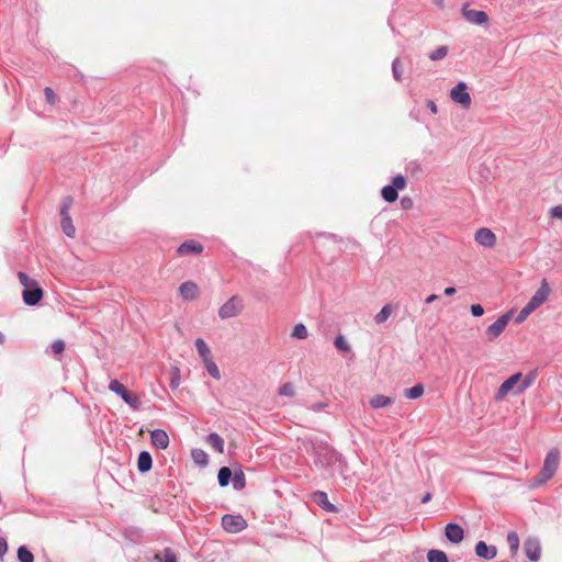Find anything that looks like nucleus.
Masks as SVG:
<instances>
[{
    "label": "nucleus",
    "instance_id": "nucleus-1",
    "mask_svg": "<svg viewBox=\"0 0 562 562\" xmlns=\"http://www.w3.org/2000/svg\"><path fill=\"white\" fill-rule=\"evenodd\" d=\"M18 278L20 283L23 285L22 297L26 305L34 306L43 297V290L37 281L31 279L26 273L19 272Z\"/></svg>",
    "mask_w": 562,
    "mask_h": 562
},
{
    "label": "nucleus",
    "instance_id": "nucleus-2",
    "mask_svg": "<svg viewBox=\"0 0 562 562\" xmlns=\"http://www.w3.org/2000/svg\"><path fill=\"white\" fill-rule=\"evenodd\" d=\"M559 460H560V452H559V450L554 449V450L550 451L547 454V457L544 459V462H543L542 470L539 473V475L536 479V481L532 483V486H537V485L548 481L549 479H551L552 475L557 471V468L559 465Z\"/></svg>",
    "mask_w": 562,
    "mask_h": 562
},
{
    "label": "nucleus",
    "instance_id": "nucleus-3",
    "mask_svg": "<svg viewBox=\"0 0 562 562\" xmlns=\"http://www.w3.org/2000/svg\"><path fill=\"white\" fill-rule=\"evenodd\" d=\"M109 390L119 396L133 409H138L140 401L136 395L126 390V387L117 380H112L109 384Z\"/></svg>",
    "mask_w": 562,
    "mask_h": 562
},
{
    "label": "nucleus",
    "instance_id": "nucleus-4",
    "mask_svg": "<svg viewBox=\"0 0 562 562\" xmlns=\"http://www.w3.org/2000/svg\"><path fill=\"white\" fill-rule=\"evenodd\" d=\"M244 308L243 300L239 296H232L218 310V316L222 319L232 318L240 314Z\"/></svg>",
    "mask_w": 562,
    "mask_h": 562
},
{
    "label": "nucleus",
    "instance_id": "nucleus-5",
    "mask_svg": "<svg viewBox=\"0 0 562 562\" xmlns=\"http://www.w3.org/2000/svg\"><path fill=\"white\" fill-rule=\"evenodd\" d=\"M406 187V179L402 175H396L392 184L382 188L381 194L386 202H394L397 200V190H403Z\"/></svg>",
    "mask_w": 562,
    "mask_h": 562
},
{
    "label": "nucleus",
    "instance_id": "nucleus-6",
    "mask_svg": "<svg viewBox=\"0 0 562 562\" xmlns=\"http://www.w3.org/2000/svg\"><path fill=\"white\" fill-rule=\"evenodd\" d=\"M222 527L229 533H237L247 528V521L239 515L226 514L222 517Z\"/></svg>",
    "mask_w": 562,
    "mask_h": 562
},
{
    "label": "nucleus",
    "instance_id": "nucleus-7",
    "mask_svg": "<svg viewBox=\"0 0 562 562\" xmlns=\"http://www.w3.org/2000/svg\"><path fill=\"white\" fill-rule=\"evenodd\" d=\"M510 319V313H506L499 316L493 324H491L486 331V338L488 341L495 340L504 331Z\"/></svg>",
    "mask_w": 562,
    "mask_h": 562
},
{
    "label": "nucleus",
    "instance_id": "nucleus-8",
    "mask_svg": "<svg viewBox=\"0 0 562 562\" xmlns=\"http://www.w3.org/2000/svg\"><path fill=\"white\" fill-rule=\"evenodd\" d=\"M461 12L463 18L472 24L483 25L488 22V15L483 10L470 9L468 4H463Z\"/></svg>",
    "mask_w": 562,
    "mask_h": 562
},
{
    "label": "nucleus",
    "instance_id": "nucleus-9",
    "mask_svg": "<svg viewBox=\"0 0 562 562\" xmlns=\"http://www.w3.org/2000/svg\"><path fill=\"white\" fill-rule=\"evenodd\" d=\"M467 89V85L461 81L450 91V98L465 109L471 104V97Z\"/></svg>",
    "mask_w": 562,
    "mask_h": 562
},
{
    "label": "nucleus",
    "instance_id": "nucleus-10",
    "mask_svg": "<svg viewBox=\"0 0 562 562\" xmlns=\"http://www.w3.org/2000/svg\"><path fill=\"white\" fill-rule=\"evenodd\" d=\"M524 551L526 557L531 561L536 562L541 557V544L537 537H528L524 541Z\"/></svg>",
    "mask_w": 562,
    "mask_h": 562
},
{
    "label": "nucleus",
    "instance_id": "nucleus-11",
    "mask_svg": "<svg viewBox=\"0 0 562 562\" xmlns=\"http://www.w3.org/2000/svg\"><path fill=\"white\" fill-rule=\"evenodd\" d=\"M521 373H515L505 380L498 387L494 398L495 401H502L514 387L518 384L521 379Z\"/></svg>",
    "mask_w": 562,
    "mask_h": 562
},
{
    "label": "nucleus",
    "instance_id": "nucleus-12",
    "mask_svg": "<svg viewBox=\"0 0 562 562\" xmlns=\"http://www.w3.org/2000/svg\"><path fill=\"white\" fill-rule=\"evenodd\" d=\"M474 239L479 245L486 248H493L496 244L495 234L490 228L485 227H482L476 231Z\"/></svg>",
    "mask_w": 562,
    "mask_h": 562
},
{
    "label": "nucleus",
    "instance_id": "nucleus-13",
    "mask_svg": "<svg viewBox=\"0 0 562 562\" xmlns=\"http://www.w3.org/2000/svg\"><path fill=\"white\" fill-rule=\"evenodd\" d=\"M446 538L452 543H460L464 538V531L458 524H448L445 529Z\"/></svg>",
    "mask_w": 562,
    "mask_h": 562
},
{
    "label": "nucleus",
    "instance_id": "nucleus-14",
    "mask_svg": "<svg viewBox=\"0 0 562 562\" xmlns=\"http://www.w3.org/2000/svg\"><path fill=\"white\" fill-rule=\"evenodd\" d=\"M550 293V288L546 279L542 280L540 288L530 299L529 303L535 305V307H539L548 297Z\"/></svg>",
    "mask_w": 562,
    "mask_h": 562
},
{
    "label": "nucleus",
    "instance_id": "nucleus-15",
    "mask_svg": "<svg viewBox=\"0 0 562 562\" xmlns=\"http://www.w3.org/2000/svg\"><path fill=\"white\" fill-rule=\"evenodd\" d=\"M475 554L479 558L492 560L496 557L497 549L494 546H487L484 541H479L475 544Z\"/></svg>",
    "mask_w": 562,
    "mask_h": 562
},
{
    "label": "nucleus",
    "instance_id": "nucleus-16",
    "mask_svg": "<svg viewBox=\"0 0 562 562\" xmlns=\"http://www.w3.org/2000/svg\"><path fill=\"white\" fill-rule=\"evenodd\" d=\"M153 445L158 449H166L169 445V437L162 429H155L150 435Z\"/></svg>",
    "mask_w": 562,
    "mask_h": 562
},
{
    "label": "nucleus",
    "instance_id": "nucleus-17",
    "mask_svg": "<svg viewBox=\"0 0 562 562\" xmlns=\"http://www.w3.org/2000/svg\"><path fill=\"white\" fill-rule=\"evenodd\" d=\"M179 292L184 300H193L198 295V285L192 281L183 282L179 288Z\"/></svg>",
    "mask_w": 562,
    "mask_h": 562
},
{
    "label": "nucleus",
    "instance_id": "nucleus-18",
    "mask_svg": "<svg viewBox=\"0 0 562 562\" xmlns=\"http://www.w3.org/2000/svg\"><path fill=\"white\" fill-rule=\"evenodd\" d=\"M153 459L149 452L142 451L137 460V469L140 473H146L151 469Z\"/></svg>",
    "mask_w": 562,
    "mask_h": 562
},
{
    "label": "nucleus",
    "instance_id": "nucleus-19",
    "mask_svg": "<svg viewBox=\"0 0 562 562\" xmlns=\"http://www.w3.org/2000/svg\"><path fill=\"white\" fill-rule=\"evenodd\" d=\"M394 398L381 394H376L372 396L369 401L370 406L374 409L386 407L391 404H393Z\"/></svg>",
    "mask_w": 562,
    "mask_h": 562
},
{
    "label": "nucleus",
    "instance_id": "nucleus-20",
    "mask_svg": "<svg viewBox=\"0 0 562 562\" xmlns=\"http://www.w3.org/2000/svg\"><path fill=\"white\" fill-rule=\"evenodd\" d=\"M314 501L316 504H318L322 508L326 509L327 512H336L337 508L329 503L327 494L322 491H317L314 494Z\"/></svg>",
    "mask_w": 562,
    "mask_h": 562
},
{
    "label": "nucleus",
    "instance_id": "nucleus-21",
    "mask_svg": "<svg viewBox=\"0 0 562 562\" xmlns=\"http://www.w3.org/2000/svg\"><path fill=\"white\" fill-rule=\"evenodd\" d=\"M203 250V247L195 241H186L181 244L178 248V252L180 255H189V254H200Z\"/></svg>",
    "mask_w": 562,
    "mask_h": 562
},
{
    "label": "nucleus",
    "instance_id": "nucleus-22",
    "mask_svg": "<svg viewBox=\"0 0 562 562\" xmlns=\"http://www.w3.org/2000/svg\"><path fill=\"white\" fill-rule=\"evenodd\" d=\"M206 442L210 447H212L218 453H223L224 451V440L216 432H212L207 436Z\"/></svg>",
    "mask_w": 562,
    "mask_h": 562
},
{
    "label": "nucleus",
    "instance_id": "nucleus-23",
    "mask_svg": "<svg viewBox=\"0 0 562 562\" xmlns=\"http://www.w3.org/2000/svg\"><path fill=\"white\" fill-rule=\"evenodd\" d=\"M195 347L203 362L212 358L211 349L202 338L195 340Z\"/></svg>",
    "mask_w": 562,
    "mask_h": 562
},
{
    "label": "nucleus",
    "instance_id": "nucleus-24",
    "mask_svg": "<svg viewBox=\"0 0 562 562\" xmlns=\"http://www.w3.org/2000/svg\"><path fill=\"white\" fill-rule=\"evenodd\" d=\"M428 562H449L447 554L438 549H431L427 552Z\"/></svg>",
    "mask_w": 562,
    "mask_h": 562
},
{
    "label": "nucleus",
    "instance_id": "nucleus-25",
    "mask_svg": "<svg viewBox=\"0 0 562 562\" xmlns=\"http://www.w3.org/2000/svg\"><path fill=\"white\" fill-rule=\"evenodd\" d=\"M60 224H61L63 232L68 237H74L75 236L76 228H75V226L72 224V221H71L69 215H61Z\"/></svg>",
    "mask_w": 562,
    "mask_h": 562
},
{
    "label": "nucleus",
    "instance_id": "nucleus-26",
    "mask_svg": "<svg viewBox=\"0 0 562 562\" xmlns=\"http://www.w3.org/2000/svg\"><path fill=\"white\" fill-rule=\"evenodd\" d=\"M232 471L228 467H222L217 474V480L220 486L224 487L227 486L229 481L232 480Z\"/></svg>",
    "mask_w": 562,
    "mask_h": 562
},
{
    "label": "nucleus",
    "instance_id": "nucleus-27",
    "mask_svg": "<svg viewBox=\"0 0 562 562\" xmlns=\"http://www.w3.org/2000/svg\"><path fill=\"white\" fill-rule=\"evenodd\" d=\"M232 483H233V487L236 491L243 490L246 485V477H245L244 472L243 471L235 472L232 475Z\"/></svg>",
    "mask_w": 562,
    "mask_h": 562
},
{
    "label": "nucleus",
    "instance_id": "nucleus-28",
    "mask_svg": "<svg viewBox=\"0 0 562 562\" xmlns=\"http://www.w3.org/2000/svg\"><path fill=\"white\" fill-rule=\"evenodd\" d=\"M424 393V386L418 383L409 389H406L404 391V394L407 398L409 400H416V398H419Z\"/></svg>",
    "mask_w": 562,
    "mask_h": 562
},
{
    "label": "nucleus",
    "instance_id": "nucleus-29",
    "mask_svg": "<svg viewBox=\"0 0 562 562\" xmlns=\"http://www.w3.org/2000/svg\"><path fill=\"white\" fill-rule=\"evenodd\" d=\"M18 560L20 562H34V555L25 546H21L18 549Z\"/></svg>",
    "mask_w": 562,
    "mask_h": 562
},
{
    "label": "nucleus",
    "instance_id": "nucleus-30",
    "mask_svg": "<svg viewBox=\"0 0 562 562\" xmlns=\"http://www.w3.org/2000/svg\"><path fill=\"white\" fill-rule=\"evenodd\" d=\"M203 363L205 366L206 371L209 372V374L211 376H213L216 380L221 379L220 369L216 366V363L212 360V358L206 360V361H204Z\"/></svg>",
    "mask_w": 562,
    "mask_h": 562
},
{
    "label": "nucleus",
    "instance_id": "nucleus-31",
    "mask_svg": "<svg viewBox=\"0 0 562 562\" xmlns=\"http://www.w3.org/2000/svg\"><path fill=\"white\" fill-rule=\"evenodd\" d=\"M392 313V306L391 305H384L382 310L374 316V322L376 324L384 323Z\"/></svg>",
    "mask_w": 562,
    "mask_h": 562
},
{
    "label": "nucleus",
    "instance_id": "nucleus-32",
    "mask_svg": "<svg viewBox=\"0 0 562 562\" xmlns=\"http://www.w3.org/2000/svg\"><path fill=\"white\" fill-rule=\"evenodd\" d=\"M507 543L513 553H516L519 548V537L517 532L510 531L507 535Z\"/></svg>",
    "mask_w": 562,
    "mask_h": 562
},
{
    "label": "nucleus",
    "instance_id": "nucleus-33",
    "mask_svg": "<svg viewBox=\"0 0 562 562\" xmlns=\"http://www.w3.org/2000/svg\"><path fill=\"white\" fill-rule=\"evenodd\" d=\"M291 336L296 339H305L308 336L307 328L303 324L294 326Z\"/></svg>",
    "mask_w": 562,
    "mask_h": 562
},
{
    "label": "nucleus",
    "instance_id": "nucleus-34",
    "mask_svg": "<svg viewBox=\"0 0 562 562\" xmlns=\"http://www.w3.org/2000/svg\"><path fill=\"white\" fill-rule=\"evenodd\" d=\"M535 310H536L535 305H532L528 302L526 304V306L517 315L516 323H518V324L522 323Z\"/></svg>",
    "mask_w": 562,
    "mask_h": 562
},
{
    "label": "nucleus",
    "instance_id": "nucleus-35",
    "mask_svg": "<svg viewBox=\"0 0 562 562\" xmlns=\"http://www.w3.org/2000/svg\"><path fill=\"white\" fill-rule=\"evenodd\" d=\"M192 458H193L194 462L200 465L207 464V454L201 449L192 450Z\"/></svg>",
    "mask_w": 562,
    "mask_h": 562
},
{
    "label": "nucleus",
    "instance_id": "nucleus-36",
    "mask_svg": "<svg viewBox=\"0 0 562 562\" xmlns=\"http://www.w3.org/2000/svg\"><path fill=\"white\" fill-rule=\"evenodd\" d=\"M392 72L396 81L402 80L403 68L398 58H395L392 63Z\"/></svg>",
    "mask_w": 562,
    "mask_h": 562
},
{
    "label": "nucleus",
    "instance_id": "nucleus-37",
    "mask_svg": "<svg viewBox=\"0 0 562 562\" xmlns=\"http://www.w3.org/2000/svg\"><path fill=\"white\" fill-rule=\"evenodd\" d=\"M335 347L340 351H349L350 346L342 335H338L334 340Z\"/></svg>",
    "mask_w": 562,
    "mask_h": 562
},
{
    "label": "nucleus",
    "instance_id": "nucleus-38",
    "mask_svg": "<svg viewBox=\"0 0 562 562\" xmlns=\"http://www.w3.org/2000/svg\"><path fill=\"white\" fill-rule=\"evenodd\" d=\"M447 53H448L447 46H440L430 53L429 58L431 60H439V59H442L443 57H446Z\"/></svg>",
    "mask_w": 562,
    "mask_h": 562
},
{
    "label": "nucleus",
    "instance_id": "nucleus-39",
    "mask_svg": "<svg viewBox=\"0 0 562 562\" xmlns=\"http://www.w3.org/2000/svg\"><path fill=\"white\" fill-rule=\"evenodd\" d=\"M180 385V370L177 367L171 369L170 387L176 390Z\"/></svg>",
    "mask_w": 562,
    "mask_h": 562
},
{
    "label": "nucleus",
    "instance_id": "nucleus-40",
    "mask_svg": "<svg viewBox=\"0 0 562 562\" xmlns=\"http://www.w3.org/2000/svg\"><path fill=\"white\" fill-rule=\"evenodd\" d=\"M279 394L282 396L293 397L295 395V391L291 383H284L280 386Z\"/></svg>",
    "mask_w": 562,
    "mask_h": 562
},
{
    "label": "nucleus",
    "instance_id": "nucleus-41",
    "mask_svg": "<svg viewBox=\"0 0 562 562\" xmlns=\"http://www.w3.org/2000/svg\"><path fill=\"white\" fill-rule=\"evenodd\" d=\"M72 204V198L71 196H65L63 199V204L60 209V215H69L68 210L70 209Z\"/></svg>",
    "mask_w": 562,
    "mask_h": 562
},
{
    "label": "nucleus",
    "instance_id": "nucleus-42",
    "mask_svg": "<svg viewBox=\"0 0 562 562\" xmlns=\"http://www.w3.org/2000/svg\"><path fill=\"white\" fill-rule=\"evenodd\" d=\"M532 381H533L532 376H526L525 380L519 385H517L516 393L517 394L522 393L527 387H529L531 385Z\"/></svg>",
    "mask_w": 562,
    "mask_h": 562
},
{
    "label": "nucleus",
    "instance_id": "nucleus-43",
    "mask_svg": "<svg viewBox=\"0 0 562 562\" xmlns=\"http://www.w3.org/2000/svg\"><path fill=\"white\" fill-rule=\"evenodd\" d=\"M52 350L54 353L58 355L65 350V342L63 340H56L52 345Z\"/></svg>",
    "mask_w": 562,
    "mask_h": 562
},
{
    "label": "nucleus",
    "instance_id": "nucleus-44",
    "mask_svg": "<svg viewBox=\"0 0 562 562\" xmlns=\"http://www.w3.org/2000/svg\"><path fill=\"white\" fill-rule=\"evenodd\" d=\"M44 93L48 103L52 104L55 102L56 95L52 88L46 87Z\"/></svg>",
    "mask_w": 562,
    "mask_h": 562
},
{
    "label": "nucleus",
    "instance_id": "nucleus-45",
    "mask_svg": "<svg viewBox=\"0 0 562 562\" xmlns=\"http://www.w3.org/2000/svg\"><path fill=\"white\" fill-rule=\"evenodd\" d=\"M471 313L473 316L479 317L484 314V308L480 304H473L471 305Z\"/></svg>",
    "mask_w": 562,
    "mask_h": 562
},
{
    "label": "nucleus",
    "instance_id": "nucleus-46",
    "mask_svg": "<svg viewBox=\"0 0 562 562\" xmlns=\"http://www.w3.org/2000/svg\"><path fill=\"white\" fill-rule=\"evenodd\" d=\"M7 551H8L7 540L4 538L0 537V562H2L3 555L7 553Z\"/></svg>",
    "mask_w": 562,
    "mask_h": 562
},
{
    "label": "nucleus",
    "instance_id": "nucleus-47",
    "mask_svg": "<svg viewBox=\"0 0 562 562\" xmlns=\"http://www.w3.org/2000/svg\"><path fill=\"white\" fill-rule=\"evenodd\" d=\"M165 562H177V557L170 549L165 550Z\"/></svg>",
    "mask_w": 562,
    "mask_h": 562
},
{
    "label": "nucleus",
    "instance_id": "nucleus-48",
    "mask_svg": "<svg viewBox=\"0 0 562 562\" xmlns=\"http://www.w3.org/2000/svg\"><path fill=\"white\" fill-rule=\"evenodd\" d=\"M553 217L562 218V205H557L550 210Z\"/></svg>",
    "mask_w": 562,
    "mask_h": 562
},
{
    "label": "nucleus",
    "instance_id": "nucleus-49",
    "mask_svg": "<svg viewBox=\"0 0 562 562\" xmlns=\"http://www.w3.org/2000/svg\"><path fill=\"white\" fill-rule=\"evenodd\" d=\"M326 406H327L326 403L318 402V403L313 404L311 406V409L315 411V412H318V411H322L323 408H325Z\"/></svg>",
    "mask_w": 562,
    "mask_h": 562
},
{
    "label": "nucleus",
    "instance_id": "nucleus-50",
    "mask_svg": "<svg viewBox=\"0 0 562 562\" xmlns=\"http://www.w3.org/2000/svg\"><path fill=\"white\" fill-rule=\"evenodd\" d=\"M427 108L430 110L432 114H436L438 112L437 105L432 100L427 101Z\"/></svg>",
    "mask_w": 562,
    "mask_h": 562
},
{
    "label": "nucleus",
    "instance_id": "nucleus-51",
    "mask_svg": "<svg viewBox=\"0 0 562 562\" xmlns=\"http://www.w3.org/2000/svg\"><path fill=\"white\" fill-rule=\"evenodd\" d=\"M454 293H456V288H453V286H449V288L445 289V294L448 296L453 295Z\"/></svg>",
    "mask_w": 562,
    "mask_h": 562
},
{
    "label": "nucleus",
    "instance_id": "nucleus-52",
    "mask_svg": "<svg viewBox=\"0 0 562 562\" xmlns=\"http://www.w3.org/2000/svg\"><path fill=\"white\" fill-rule=\"evenodd\" d=\"M438 297H439V296H438L437 294H431V295H429V296L426 299V303H427V304H430V303L435 302L436 300H438Z\"/></svg>",
    "mask_w": 562,
    "mask_h": 562
},
{
    "label": "nucleus",
    "instance_id": "nucleus-53",
    "mask_svg": "<svg viewBox=\"0 0 562 562\" xmlns=\"http://www.w3.org/2000/svg\"><path fill=\"white\" fill-rule=\"evenodd\" d=\"M430 498H431V494H430V493H427V494H425V495L423 496V498H422V503H423V504H426V503H428V502L430 501Z\"/></svg>",
    "mask_w": 562,
    "mask_h": 562
},
{
    "label": "nucleus",
    "instance_id": "nucleus-54",
    "mask_svg": "<svg viewBox=\"0 0 562 562\" xmlns=\"http://www.w3.org/2000/svg\"><path fill=\"white\" fill-rule=\"evenodd\" d=\"M402 204L404 207H406L412 204V201L409 199H402Z\"/></svg>",
    "mask_w": 562,
    "mask_h": 562
},
{
    "label": "nucleus",
    "instance_id": "nucleus-55",
    "mask_svg": "<svg viewBox=\"0 0 562 562\" xmlns=\"http://www.w3.org/2000/svg\"><path fill=\"white\" fill-rule=\"evenodd\" d=\"M5 341V336L0 331V344Z\"/></svg>",
    "mask_w": 562,
    "mask_h": 562
},
{
    "label": "nucleus",
    "instance_id": "nucleus-56",
    "mask_svg": "<svg viewBox=\"0 0 562 562\" xmlns=\"http://www.w3.org/2000/svg\"><path fill=\"white\" fill-rule=\"evenodd\" d=\"M435 2H436L437 5H440V7L443 5V0H435Z\"/></svg>",
    "mask_w": 562,
    "mask_h": 562
}]
</instances>
